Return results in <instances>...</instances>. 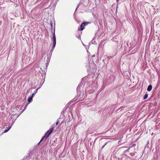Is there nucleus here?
<instances>
[{
	"mask_svg": "<svg viewBox=\"0 0 160 160\" xmlns=\"http://www.w3.org/2000/svg\"><path fill=\"white\" fill-rule=\"evenodd\" d=\"M117 1H119V0H116Z\"/></svg>",
	"mask_w": 160,
	"mask_h": 160,
	"instance_id": "4468645a",
	"label": "nucleus"
},
{
	"mask_svg": "<svg viewBox=\"0 0 160 160\" xmlns=\"http://www.w3.org/2000/svg\"><path fill=\"white\" fill-rule=\"evenodd\" d=\"M131 156L133 157V158L134 159L135 158L137 157L135 153H131L130 154Z\"/></svg>",
	"mask_w": 160,
	"mask_h": 160,
	"instance_id": "423d86ee",
	"label": "nucleus"
},
{
	"mask_svg": "<svg viewBox=\"0 0 160 160\" xmlns=\"http://www.w3.org/2000/svg\"><path fill=\"white\" fill-rule=\"evenodd\" d=\"M152 88V86L151 85H150L148 86L147 90L148 91H150L151 90Z\"/></svg>",
	"mask_w": 160,
	"mask_h": 160,
	"instance_id": "20e7f679",
	"label": "nucleus"
},
{
	"mask_svg": "<svg viewBox=\"0 0 160 160\" xmlns=\"http://www.w3.org/2000/svg\"><path fill=\"white\" fill-rule=\"evenodd\" d=\"M11 126L9 127H7L8 128L5 130L4 132H7L11 128Z\"/></svg>",
	"mask_w": 160,
	"mask_h": 160,
	"instance_id": "0eeeda50",
	"label": "nucleus"
},
{
	"mask_svg": "<svg viewBox=\"0 0 160 160\" xmlns=\"http://www.w3.org/2000/svg\"><path fill=\"white\" fill-rule=\"evenodd\" d=\"M88 23V22H83L80 27V28H78V29L79 30L82 31L84 28V26L86 25H87Z\"/></svg>",
	"mask_w": 160,
	"mask_h": 160,
	"instance_id": "f03ea898",
	"label": "nucleus"
},
{
	"mask_svg": "<svg viewBox=\"0 0 160 160\" xmlns=\"http://www.w3.org/2000/svg\"><path fill=\"white\" fill-rule=\"evenodd\" d=\"M32 96H30V97L28 98V101L29 103L32 100Z\"/></svg>",
	"mask_w": 160,
	"mask_h": 160,
	"instance_id": "39448f33",
	"label": "nucleus"
},
{
	"mask_svg": "<svg viewBox=\"0 0 160 160\" xmlns=\"http://www.w3.org/2000/svg\"><path fill=\"white\" fill-rule=\"evenodd\" d=\"M130 148H129L128 149V150L130 149Z\"/></svg>",
	"mask_w": 160,
	"mask_h": 160,
	"instance_id": "f8f14e48",
	"label": "nucleus"
},
{
	"mask_svg": "<svg viewBox=\"0 0 160 160\" xmlns=\"http://www.w3.org/2000/svg\"><path fill=\"white\" fill-rule=\"evenodd\" d=\"M148 97V94H145L143 97V99L145 100L147 99Z\"/></svg>",
	"mask_w": 160,
	"mask_h": 160,
	"instance_id": "6e6552de",
	"label": "nucleus"
},
{
	"mask_svg": "<svg viewBox=\"0 0 160 160\" xmlns=\"http://www.w3.org/2000/svg\"><path fill=\"white\" fill-rule=\"evenodd\" d=\"M53 128H50L45 133L44 136L42 138L40 141L38 143V144H39L40 143L43 141V142H45L46 140V139L50 135L51 133L53 131Z\"/></svg>",
	"mask_w": 160,
	"mask_h": 160,
	"instance_id": "f257e3e1",
	"label": "nucleus"
},
{
	"mask_svg": "<svg viewBox=\"0 0 160 160\" xmlns=\"http://www.w3.org/2000/svg\"><path fill=\"white\" fill-rule=\"evenodd\" d=\"M78 6L77 7V8H76V10H77V8H78Z\"/></svg>",
	"mask_w": 160,
	"mask_h": 160,
	"instance_id": "9b49d317",
	"label": "nucleus"
},
{
	"mask_svg": "<svg viewBox=\"0 0 160 160\" xmlns=\"http://www.w3.org/2000/svg\"><path fill=\"white\" fill-rule=\"evenodd\" d=\"M104 146H103L102 147V148H103L104 147Z\"/></svg>",
	"mask_w": 160,
	"mask_h": 160,
	"instance_id": "ddd939ff",
	"label": "nucleus"
},
{
	"mask_svg": "<svg viewBox=\"0 0 160 160\" xmlns=\"http://www.w3.org/2000/svg\"><path fill=\"white\" fill-rule=\"evenodd\" d=\"M59 122V121H57L56 122V125H57L58 124V123Z\"/></svg>",
	"mask_w": 160,
	"mask_h": 160,
	"instance_id": "9d476101",
	"label": "nucleus"
},
{
	"mask_svg": "<svg viewBox=\"0 0 160 160\" xmlns=\"http://www.w3.org/2000/svg\"><path fill=\"white\" fill-rule=\"evenodd\" d=\"M38 91V89H37L34 92H33L32 94V96L33 97V95H34Z\"/></svg>",
	"mask_w": 160,
	"mask_h": 160,
	"instance_id": "1a4fd4ad",
	"label": "nucleus"
},
{
	"mask_svg": "<svg viewBox=\"0 0 160 160\" xmlns=\"http://www.w3.org/2000/svg\"><path fill=\"white\" fill-rule=\"evenodd\" d=\"M56 44V39L55 34L54 33L53 35V47L54 48Z\"/></svg>",
	"mask_w": 160,
	"mask_h": 160,
	"instance_id": "7ed1b4c3",
	"label": "nucleus"
}]
</instances>
